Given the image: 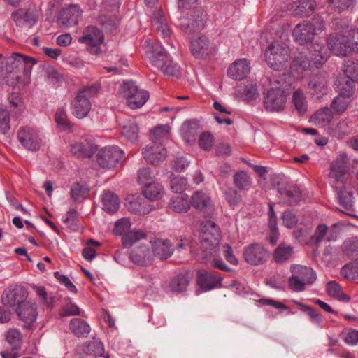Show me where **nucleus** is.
<instances>
[{"mask_svg": "<svg viewBox=\"0 0 358 358\" xmlns=\"http://www.w3.org/2000/svg\"><path fill=\"white\" fill-rule=\"evenodd\" d=\"M170 127L167 124L159 125L153 129L150 138L152 144L163 145L169 138Z\"/></svg>", "mask_w": 358, "mask_h": 358, "instance_id": "79ce46f5", "label": "nucleus"}, {"mask_svg": "<svg viewBox=\"0 0 358 358\" xmlns=\"http://www.w3.org/2000/svg\"><path fill=\"white\" fill-rule=\"evenodd\" d=\"M6 338L9 345H11L13 350H17L20 348L22 343V334L18 329H9L7 331Z\"/></svg>", "mask_w": 358, "mask_h": 358, "instance_id": "bf43d9fd", "label": "nucleus"}, {"mask_svg": "<svg viewBox=\"0 0 358 358\" xmlns=\"http://www.w3.org/2000/svg\"><path fill=\"white\" fill-rule=\"evenodd\" d=\"M122 134L131 143L138 138V127L134 120L127 119L122 123Z\"/></svg>", "mask_w": 358, "mask_h": 358, "instance_id": "a19ab883", "label": "nucleus"}, {"mask_svg": "<svg viewBox=\"0 0 358 358\" xmlns=\"http://www.w3.org/2000/svg\"><path fill=\"white\" fill-rule=\"evenodd\" d=\"M215 50V45L205 35L193 39L191 42L190 50L196 59H204Z\"/></svg>", "mask_w": 358, "mask_h": 358, "instance_id": "2eb2a0df", "label": "nucleus"}, {"mask_svg": "<svg viewBox=\"0 0 358 358\" xmlns=\"http://www.w3.org/2000/svg\"><path fill=\"white\" fill-rule=\"evenodd\" d=\"M152 256L155 255L159 259H166L170 257L173 250L169 240L157 239L152 243Z\"/></svg>", "mask_w": 358, "mask_h": 358, "instance_id": "c756f323", "label": "nucleus"}, {"mask_svg": "<svg viewBox=\"0 0 358 358\" xmlns=\"http://www.w3.org/2000/svg\"><path fill=\"white\" fill-rule=\"evenodd\" d=\"M78 41L80 43L85 44L92 54L98 55L101 52L99 45L103 43L104 37L99 28L94 26H88Z\"/></svg>", "mask_w": 358, "mask_h": 358, "instance_id": "4468645a", "label": "nucleus"}, {"mask_svg": "<svg viewBox=\"0 0 358 358\" xmlns=\"http://www.w3.org/2000/svg\"><path fill=\"white\" fill-rule=\"evenodd\" d=\"M250 71V62L246 59L236 60L227 71L228 76L235 80H242Z\"/></svg>", "mask_w": 358, "mask_h": 358, "instance_id": "a878e982", "label": "nucleus"}, {"mask_svg": "<svg viewBox=\"0 0 358 358\" xmlns=\"http://www.w3.org/2000/svg\"><path fill=\"white\" fill-rule=\"evenodd\" d=\"M292 273L300 278L307 285H311L316 280L317 275L315 271L308 266L299 264L291 266Z\"/></svg>", "mask_w": 358, "mask_h": 358, "instance_id": "2f4dec72", "label": "nucleus"}, {"mask_svg": "<svg viewBox=\"0 0 358 358\" xmlns=\"http://www.w3.org/2000/svg\"><path fill=\"white\" fill-rule=\"evenodd\" d=\"M327 294L338 301L348 302L350 301V297L343 293L342 287L336 281H330L327 285Z\"/></svg>", "mask_w": 358, "mask_h": 358, "instance_id": "49530a36", "label": "nucleus"}, {"mask_svg": "<svg viewBox=\"0 0 358 358\" xmlns=\"http://www.w3.org/2000/svg\"><path fill=\"white\" fill-rule=\"evenodd\" d=\"M96 151V162L103 169H111L123 162L124 151L117 145L106 146Z\"/></svg>", "mask_w": 358, "mask_h": 358, "instance_id": "9b49d317", "label": "nucleus"}, {"mask_svg": "<svg viewBox=\"0 0 358 358\" xmlns=\"http://www.w3.org/2000/svg\"><path fill=\"white\" fill-rule=\"evenodd\" d=\"M143 155L147 162L158 164L166 158V151L163 145L150 143L143 150Z\"/></svg>", "mask_w": 358, "mask_h": 358, "instance_id": "b1692460", "label": "nucleus"}, {"mask_svg": "<svg viewBox=\"0 0 358 358\" xmlns=\"http://www.w3.org/2000/svg\"><path fill=\"white\" fill-rule=\"evenodd\" d=\"M143 195L150 201L160 199L163 194L162 186L155 182L145 185L143 190Z\"/></svg>", "mask_w": 358, "mask_h": 358, "instance_id": "37998d69", "label": "nucleus"}, {"mask_svg": "<svg viewBox=\"0 0 358 358\" xmlns=\"http://www.w3.org/2000/svg\"><path fill=\"white\" fill-rule=\"evenodd\" d=\"M353 93L352 83L347 80L346 87L343 85L340 88L338 96L335 97L331 103V108L336 113H343L347 109L350 103L349 99Z\"/></svg>", "mask_w": 358, "mask_h": 358, "instance_id": "dca6fc26", "label": "nucleus"}, {"mask_svg": "<svg viewBox=\"0 0 358 358\" xmlns=\"http://www.w3.org/2000/svg\"><path fill=\"white\" fill-rule=\"evenodd\" d=\"M5 71L8 74H13L16 78H19L18 73L22 71L23 74L29 76L36 60L31 57L21 53L13 52L5 59Z\"/></svg>", "mask_w": 358, "mask_h": 358, "instance_id": "1a4fd4ad", "label": "nucleus"}, {"mask_svg": "<svg viewBox=\"0 0 358 358\" xmlns=\"http://www.w3.org/2000/svg\"><path fill=\"white\" fill-rule=\"evenodd\" d=\"M341 275L344 278L349 280H355L358 279V262H351L345 264L341 268Z\"/></svg>", "mask_w": 358, "mask_h": 358, "instance_id": "864d4df0", "label": "nucleus"}, {"mask_svg": "<svg viewBox=\"0 0 358 358\" xmlns=\"http://www.w3.org/2000/svg\"><path fill=\"white\" fill-rule=\"evenodd\" d=\"M327 79L324 75H315L310 78L307 90L312 95L320 96L326 93Z\"/></svg>", "mask_w": 358, "mask_h": 358, "instance_id": "c85d7f7f", "label": "nucleus"}, {"mask_svg": "<svg viewBox=\"0 0 358 358\" xmlns=\"http://www.w3.org/2000/svg\"><path fill=\"white\" fill-rule=\"evenodd\" d=\"M190 204L207 216H211L215 210L210 196L203 191H197L192 196Z\"/></svg>", "mask_w": 358, "mask_h": 358, "instance_id": "aec40b11", "label": "nucleus"}, {"mask_svg": "<svg viewBox=\"0 0 358 358\" xmlns=\"http://www.w3.org/2000/svg\"><path fill=\"white\" fill-rule=\"evenodd\" d=\"M216 250H217V255H219V258L222 261L221 259V255L224 256L225 259L230 264L233 265H237L238 262L237 258L234 255V251L232 248L227 245H222L216 247Z\"/></svg>", "mask_w": 358, "mask_h": 358, "instance_id": "5fc2aeb1", "label": "nucleus"}, {"mask_svg": "<svg viewBox=\"0 0 358 358\" xmlns=\"http://www.w3.org/2000/svg\"><path fill=\"white\" fill-rule=\"evenodd\" d=\"M131 226V224L129 218H121L115 222L113 233L115 235H122L124 236L130 231Z\"/></svg>", "mask_w": 358, "mask_h": 358, "instance_id": "e2e57ef3", "label": "nucleus"}, {"mask_svg": "<svg viewBox=\"0 0 358 358\" xmlns=\"http://www.w3.org/2000/svg\"><path fill=\"white\" fill-rule=\"evenodd\" d=\"M348 35L350 38V54L352 52L358 53V27L352 29V26L348 24Z\"/></svg>", "mask_w": 358, "mask_h": 358, "instance_id": "338daca9", "label": "nucleus"}, {"mask_svg": "<svg viewBox=\"0 0 358 358\" xmlns=\"http://www.w3.org/2000/svg\"><path fill=\"white\" fill-rule=\"evenodd\" d=\"M16 313L20 320L24 322V327L29 329L36 321L37 310L36 304L24 301L16 308Z\"/></svg>", "mask_w": 358, "mask_h": 358, "instance_id": "412c9836", "label": "nucleus"}, {"mask_svg": "<svg viewBox=\"0 0 358 358\" xmlns=\"http://www.w3.org/2000/svg\"><path fill=\"white\" fill-rule=\"evenodd\" d=\"M267 250L260 244L252 243L244 249L243 257L248 264L258 265L266 262L268 257Z\"/></svg>", "mask_w": 358, "mask_h": 358, "instance_id": "a211bd4d", "label": "nucleus"}, {"mask_svg": "<svg viewBox=\"0 0 358 358\" xmlns=\"http://www.w3.org/2000/svg\"><path fill=\"white\" fill-rule=\"evenodd\" d=\"M130 258L135 264L142 266L150 265L153 261L152 253L145 245L135 248L131 252Z\"/></svg>", "mask_w": 358, "mask_h": 358, "instance_id": "bb28decb", "label": "nucleus"}, {"mask_svg": "<svg viewBox=\"0 0 358 358\" xmlns=\"http://www.w3.org/2000/svg\"><path fill=\"white\" fill-rule=\"evenodd\" d=\"M296 303L301 307L302 311L306 312L307 315L311 319V322L313 324L317 326H322L324 322V317L320 313L308 306L301 304L298 302Z\"/></svg>", "mask_w": 358, "mask_h": 358, "instance_id": "13d9d810", "label": "nucleus"}, {"mask_svg": "<svg viewBox=\"0 0 358 358\" xmlns=\"http://www.w3.org/2000/svg\"><path fill=\"white\" fill-rule=\"evenodd\" d=\"M220 231L218 226L213 221L203 222L201 234V243L203 248L202 258L206 264L224 271H230L231 268L219 258L217 250L220 241Z\"/></svg>", "mask_w": 358, "mask_h": 358, "instance_id": "f257e3e1", "label": "nucleus"}, {"mask_svg": "<svg viewBox=\"0 0 358 358\" xmlns=\"http://www.w3.org/2000/svg\"><path fill=\"white\" fill-rule=\"evenodd\" d=\"M294 248L287 243L280 244L273 252V259L276 263L281 264L286 262L292 257Z\"/></svg>", "mask_w": 358, "mask_h": 358, "instance_id": "4c0bfd02", "label": "nucleus"}, {"mask_svg": "<svg viewBox=\"0 0 358 358\" xmlns=\"http://www.w3.org/2000/svg\"><path fill=\"white\" fill-rule=\"evenodd\" d=\"M199 131V123L196 120H188L183 123L181 133L183 139L187 143H192L196 140Z\"/></svg>", "mask_w": 358, "mask_h": 358, "instance_id": "e433bc0d", "label": "nucleus"}, {"mask_svg": "<svg viewBox=\"0 0 358 358\" xmlns=\"http://www.w3.org/2000/svg\"><path fill=\"white\" fill-rule=\"evenodd\" d=\"M236 95L247 101L255 100L259 96L257 85L253 83L247 84L242 91L237 90Z\"/></svg>", "mask_w": 358, "mask_h": 358, "instance_id": "de8ad7c7", "label": "nucleus"}, {"mask_svg": "<svg viewBox=\"0 0 358 358\" xmlns=\"http://www.w3.org/2000/svg\"><path fill=\"white\" fill-rule=\"evenodd\" d=\"M345 85L346 87V81L350 80L352 83L353 90H355V82L358 81V61H348L344 69Z\"/></svg>", "mask_w": 358, "mask_h": 358, "instance_id": "603ef678", "label": "nucleus"}, {"mask_svg": "<svg viewBox=\"0 0 358 358\" xmlns=\"http://www.w3.org/2000/svg\"><path fill=\"white\" fill-rule=\"evenodd\" d=\"M69 329L76 336H87L90 331V325L80 318H73L69 324Z\"/></svg>", "mask_w": 358, "mask_h": 358, "instance_id": "c03bdc74", "label": "nucleus"}, {"mask_svg": "<svg viewBox=\"0 0 358 358\" xmlns=\"http://www.w3.org/2000/svg\"><path fill=\"white\" fill-rule=\"evenodd\" d=\"M222 280V278L217 272L199 271L197 273L198 284L205 291L218 287Z\"/></svg>", "mask_w": 358, "mask_h": 358, "instance_id": "393cba45", "label": "nucleus"}, {"mask_svg": "<svg viewBox=\"0 0 358 358\" xmlns=\"http://www.w3.org/2000/svg\"><path fill=\"white\" fill-rule=\"evenodd\" d=\"M152 24L155 30L164 37L171 35V30L164 13L161 10H157L152 17Z\"/></svg>", "mask_w": 358, "mask_h": 358, "instance_id": "473e14b6", "label": "nucleus"}, {"mask_svg": "<svg viewBox=\"0 0 358 358\" xmlns=\"http://www.w3.org/2000/svg\"><path fill=\"white\" fill-rule=\"evenodd\" d=\"M279 194L281 196L280 200L282 203L287 205H292L298 203L301 199V192L296 187H290L284 189H280Z\"/></svg>", "mask_w": 358, "mask_h": 358, "instance_id": "58836bf2", "label": "nucleus"}, {"mask_svg": "<svg viewBox=\"0 0 358 358\" xmlns=\"http://www.w3.org/2000/svg\"><path fill=\"white\" fill-rule=\"evenodd\" d=\"M85 351L94 356H102L104 353L103 344L99 339L94 338L85 345Z\"/></svg>", "mask_w": 358, "mask_h": 358, "instance_id": "052dcab7", "label": "nucleus"}, {"mask_svg": "<svg viewBox=\"0 0 358 358\" xmlns=\"http://www.w3.org/2000/svg\"><path fill=\"white\" fill-rule=\"evenodd\" d=\"M98 87L94 85L87 86L78 91L73 101L71 102V113L77 118L85 117L91 110L90 96L95 95Z\"/></svg>", "mask_w": 358, "mask_h": 358, "instance_id": "9d476101", "label": "nucleus"}, {"mask_svg": "<svg viewBox=\"0 0 358 358\" xmlns=\"http://www.w3.org/2000/svg\"><path fill=\"white\" fill-rule=\"evenodd\" d=\"M189 278L183 275H179L173 278L169 285V289L172 292H182L185 291L189 285Z\"/></svg>", "mask_w": 358, "mask_h": 358, "instance_id": "09e8293b", "label": "nucleus"}, {"mask_svg": "<svg viewBox=\"0 0 358 358\" xmlns=\"http://www.w3.org/2000/svg\"><path fill=\"white\" fill-rule=\"evenodd\" d=\"M120 199L113 192L107 191L101 195L102 209L109 213H115L120 207Z\"/></svg>", "mask_w": 358, "mask_h": 358, "instance_id": "c9c22d12", "label": "nucleus"}, {"mask_svg": "<svg viewBox=\"0 0 358 358\" xmlns=\"http://www.w3.org/2000/svg\"><path fill=\"white\" fill-rule=\"evenodd\" d=\"M96 151V146L87 141L76 142L71 148V153L78 158H90Z\"/></svg>", "mask_w": 358, "mask_h": 358, "instance_id": "7c9ffc66", "label": "nucleus"}, {"mask_svg": "<svg viewBox=\"0 0 358 358\" xmlns=\"http://www.w3.org/2000/svg\"><path fill=\"white\" fill-rule=\"evenodd\" d=\"M324 48L315 50L309 55L300 54L296 57L291 64L292 71L299 73L320 68L327 59V55L322 52Z\"/></svg>", "mask_w": 358, "mask_h": 358, "instance_id": "0eeeda50", "label": "nucleus"}, {"mask_svg": "<svg viewBox=\"0 0 358 358\" xmlns=\"http://www.w3.org/2000/svg\"><path fill=\"white\" fill-rule=\"evenodd\" d=\"M276 86H273L264 94V106L269 112H280L284 110L287 93L285 87L277 79L273 81Z\"/></svg>", "mask_w": 358, "mask_h": 358, "instance_id": "6e6552de", "label": "nucleus"}, {"mask_svg": "<svg viewBox=\"0 0 358 358\" xmlns=\"http://www.w3.org/2000/svg\"><path fill=\"white\" fill-rule=\"evenodd\" d=\"M55 121L57 125L62 129L70 128V122L67 117L66 110L63 108H58L55 113Z\"/></svg>", "mask_w": 358, "mask_h": 358, "instance_id": "69168bd1", "label": "nucleus"}, {"mask_svg": "<svg viewBox=\"0 0 358 358\" xmlns=\"http://www.w3.org/2000/svg\"><path fill=\"white\" fill-rule=\"evenodd\" d=\"M315 7L314 0H300L292 6L291 10L296 16L307 17L313 12Z\"/></svg>", "mask_w": 358, "mask_h": 358, "instance_id": "f704fd0d", "label": "nucleus"}, {"mask_svg": "<svg viewBox=\"0 0 358 358\" xmlns=\"http://www.w3.org/2000/svg\"><path fill=\"white\" fill-rule=\"evenodd\" d=\"M292 101L296 110L299 113H304L307 110V101L302 90H296L292 96Z\"/></svg>", "mask_w": 358, "mask_h": 358, "instance_id": "4d7b16f0", "label": "nucleus"}, {"mask_svg": "<svg viewBox=\"0 0 358 358\" xmlns=\"http://www.w3.org/2000/svg\"><path fill=\"white\" fill-rule=\"evenodd\" d=\"M11 17L17 27L29 29L36 24L38 14L34 9L20 8L13 13Z\"/></svg>", "mask_w": 358, "mask_h": 358, "instance_id": "6ab92c4d", "label": "nucleus"}, {"mask_svg": "<svg viewBox=\"0 0 358 358\" xmlns=\"http://www.w3.org/2000/svg\"><path fill=\"white\" fill-rule=\"evenodd\" d=\"M25 297V292L22 287H15L3 292L1 301L5 306H19L24 302Z\"/></svg>", "mask_w": 358, "mask_h": 358, "instance_id": "cd10ccee", "label": "nucleus"}, {"mask_svg": "<svg viewBox=\"0 0 358 358\" xmlns=\"http://www.w3.org/2000/svg\"><path fill=\"white\" fill-rule=\"evenodd\" d=\"M352 128V123L346 120L339 121L334 127H329V133L338 138L348 134Z\"/></svg>", "mask_w": 358, "mask_h": 358, "instance_id": "8fccbe9b", "label": "nucleus"}, {"mask_svg": "<svg viewBox=\"0 0 358 358\" xmlns=\"http://www.w3.org/2000/svg\"><path fill=\"white\" fill-rule=\"evenodd\" d=\"M82 10L78 5H70L63 9L58 22L66 28L78 24L81 17Z\"/></svg>", "mask_w": 358, "mask_h": 358, "instance_id": "5701e85b", "label": "nucleus"}, {"mask_svg": "<svg viewBox=\"0 0 358 358\" xmlns=\"http://www.w3.org/2000/svg\"><path fill=\"white\" fill-rule=\"evenodd\" d=\"M334 25V30L327 41L328 48L334 55L345 57L350 54L348 24L343 20H336Z\"/></svg>", "mask_w": 358, "mask_h": 358, "instance_id": "f03ea898", "label": "nucleus"}, {"mask_svg": "<svg viewBox=\"0 0 358 358\" xmlns=\"http://www.w3.org/2000/svg\"><path fill=\"white\" fill-rule=\"evenodd\" d=\"M120 95L126 99L127 104L131 109L141 108L149 99L148 91L141 88L134 81H127L121 85Z\"/></svg>", "mask_w": 358, "mask_h": 358, "instance_id": "423d86ee", "label": "nucleus"}, {"mask_svg": "<svg viewBox=\"0 0 358 358\" xmlns=\"http://www.w3.org/2000/svg\"><path fill=\"white\" fill-rule=\"evenodd\" d=\"M125 206L132 213L145 215L152 210L150 201L145 196L141 195H132L127 198Z\"/></svg>", "mask_w": 358, "mask_h": 358, "instance_id": "f3484780", "label": "nucleus"}, {"mask_svg": "<svg viewBox=\"0 0 358 358\" xmlns=\"http://www.w3.org/2000/svg\"><path fill=\"white\" fill-rule=\"evenodd\" d=\"M324 29V22L320 17L313 19V22L303 21L298 24L292 31V36L296 43L305 45L311 43L317 31Z\"/></svg>", "mask_w": 358, "mask_h": 358, "instance_id": "39448f33", "label": "nucleus"}, {"mask_svg": "<svg viewBox=\"0 0 358 358\" xmlns=\"http://www.w3.org/2000/svg\"><path fill=\"white\" fill-rule=\"evenodd\" d=\"M169 208L173 211L182 213H186L190 208V201L187 194H178L170 200Z\"/></svg>", "mask_w": 358, "mask_h": 358, "instance_id": "72a5a7b5", "label": "nucleus"}, {"mask_svg": "<svg viewBox=\"0 0 358 358\" xmlns=\"http://www.w3.org/2000/svg\"><path fill=\"white\" fill-rule=\"evenodd\" d=\"M17 138L22 146L29 151H37L43 145V134L36 127H21L17 131Z\"/></svg>", "mask_w": 358, "mask_h": 358, "instance_id": "f8f14e48", "label": "nucleus"}, {"mask_svg": "<svg viewBox=\"0 0 358 358\" xmlns=\"http://www.w3.org/2000/svg\"><path fill=\"white\" fill-rule=\"evenodd\" d=\"M340 204L347 210H352L354 201L351 192L346 190L345 187H342L337 193Z\"/></svg>", "mask_w": 358, "mask_h": 358, "instance_id": "6e6d98bb", "label": "nucleus"}, {"mask_svg": "<svg viewBox=\"0 0 358 358\" xmlns=\"http://www.w3.org/2000/svg\"><path fill=\"white\" fill-rule=\"evenodd\" d=\"M348 162L347 154L345 152L341 153L336 160L331 164L330 178L336 181L343 182L345 179V175L348 171Z\"/></svg>", "mask_w": 358, "mask_h": 358, "instance_id": "4be33fe9", "label": "nucleus"}, {"mask_svg": "<svg viewBox=\"0 0 358 358\" xmlns=\"http://www.w3.org/2000/svg\"><path fill=\"white\" fill-rule=\"evenodd\" d=\"M333 114L330 108L326 107L318 110L311 117L313 124L317 127H324L330 123Z\"/></svg>", "mask_w": 358, "mask_h": 358, "instance_id": "ea45409f", "label": "nucleus"}, {"mask_svg": "<svg viewBox=\"0 0 358 358\" xmlns=\"http://www.w3.org/2000/svg\"><path fill=\"white\" fill-rule=\"evenodd\" d=\"M204 14L200 9L189 8L180 11L177 26L182 31L192 34L204 27Z\"/></svg>", "mask_w": 358, "mask_h": 358, "instance_id": "7ed1b4c3", "label": "nucleus"}, {"mask_svg": "<svg viewBox=\"0 0 358 358\" xmlns=\"http://www.w3.org/2000/svg\"><path fill=\"white\" fill-rule=\"evenodd\" d=\"M235 185L241 190L247 189L252 184L249 176L244 171H239L234 176Z\"/></svg>", "mask_w": 358, "mask_h": 358, "instance_id": "680f3d73", "label": "nucleus"}, {"mask_svg": "<svg viewBox=\"0 0 358 358\" xmlns=\"http://www.w3.org/2000/svg\"><path fill=\"white\" fill-rule=\"evenodd\" d=\"M273 203H269L268 210V224L271 231V236L269 238L270 242L272 244H275L277 241L278 236V229L277 227V219L273 209Z\"/></svg>", "mask_w": 358, "mask_h": 358, "instance_id": "3c124183", "label": "nucleus"}, {"mask_svg": "<svg viewBox=\"0 0 358 358\" xmlns=\"http://www.w3.org/2000/svg\"><path fill=\"white\" fill-rule=\"evenodd\" d=\"M146 236L147 234L143 230L132 229L122 237V244L125 248H130L138 241L141 239H145Z\"/></svg>", "mask_w": 358, "mask_h": 358, "instance_id": "a18cd8bd", "label": "nucleus"}, {"mask_svg": "<svg viewBox=\"0 0 358 358\" xmlns=\"http://www.w3.org/2000/svg\"><path fill=\"white\" fill-rule=\"evenodd\" d=\"M289 58V48L283 43L273 42L265 51L266 62L275 71H280L285 68Z\"/></svg>", "mask_w": 358, "mask_h": 358, "instance_id": "20e7f679", "label": "nucleus"}, {"mask_svg": "<svg viewBox=\"0 0 358 358\" xmlns=\"http://www.w3.org/2000/svg\"><path fill=\"white\" fill-rule=\"evenodd\" d=\"M149 59L152 65L164 74L175 77L180 76V66L169 58L164 48L152 52Z\"/></svg>", "mask_w": 358, "mask_h": 358, "instance_id": "ddd939ff", "label": "nucleus"}, {"mask_svg": "<svg viewBox=\"0 0 358 358\" xmlns=\"http://www.w3.org/2000/svg\"><path fill=\"white\" fill-rule=\"evenodd\" d=\"M344 251L346 255L352 258L358 257V239H349L344 242Z\"/></svg>", "mask_w": 358, "mask_h": 358, "instance_id": "0e129e2a", "label": "nucleus"}, {"mask_svg": "<svg viewBox=\"0 0 358 358\" xmlns=\"http://www.w3.org/2000/svg\"><path fill=\"white\" fill-rule=\"evenodd\" d=\"M187 185V180L184 178H174L171 180L170 188L173 192L185 194L183 192Z\"/></svg>", "mask_w": 358, "mask_h": 358, "instance_id": "774afa93", "label": "nucleus"}]
</instances>
